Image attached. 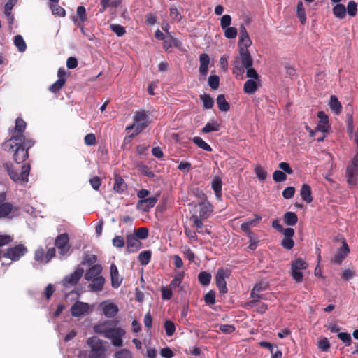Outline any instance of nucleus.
Segmentation results:
<instances>
[{"mask_svg":"<svg viewBox=\"0 0 358 358\" xmlns=\"http://www.w3.org/2000/svg\"><path fill=\"white\" fill-rule=\"evenodd\" d=\"M9 141H14L16 146L13 159L17 164L24 162L29 157L28 150L35 143L34 140L27 139L24 135H13Z\"/></svg>","mask_w":358,"mask_h":358,"instance_id":"obj_1","label":"nucleus"},{"mask_svg":"<svg viewBox=\"0 0 358 358\" xmlns=\"http://www.w3.org/2000/svg\"><path fill=\"white\" fill-rule=\"evenodd\" d=\"M133 120V124L126 127L127 131L134 129L130 137H135L145 129L150 123L149 114L145 110L136 111L134 114Z\"/></svg>","mask_w":358,"mask_h":358,"instance_id":"obj_2","label":"nucleus"},{"mask_svg":"<svg viewBox=\"0 0 358 358\" xmlns=\"http://www.w3.org/2000/svg\"><path fill=\"white\" fill-rule=\"evenodd\" d=\"M94 331L96 333H102L105 338L111 340L112 344L114 346L121 347L123 345L122 338L125 334V331L121 327L109 328L101 331L99 326H95Z\"/></svg>","mask_w":358,"mask_h":358,"instance_id":"obj_3","label":"nucleus"},{"mask_svg":"<svg viewBox=\"0 0 358 358\" xmlns=\"http://www.w3.org/2000/svg\"><path fill=\"white\" fill-rule=\"evenodd\" d=\"M290 275L294 280L300 283L303 280V270H306L308 267V263L302 258H296L291 262Z\"/></svg>","mask_w":358,"mask_h":358,"instance_id":"obj_4","label":"nucleus"},{"mask_svg":"<svg viewBox=\"0 0 358 358\" xmlns=\"http://www.w3.org/2000/svg\"><path fill=\"white\" fill-rule=\"evenodd\" d=\"M87 344L91 348L89 358H106V348L103 345V341L96 338H90L87 340Z\"/></svg>","mask_w":358,"mask_h":358,"instance_id":"obj_5","label":"nucleus"},{"mask_svg":"<svg viewBox=\"0 0 358 358\" xmlns=\"http://www.w3.org/2000/svg\"><path fill=\"white\" fill-rule=\"evenodd\" d=\"M7 171L10 178L15 182H28L29 174L30 172V165L29 163H25L21 166V172L18 173L14 170L11 166L7 165Z\"/></svg>","mask_w":358,"mask_h":358,"instance_id":"obj_6","label":"nucleus"},{"mask_svg":"<svg viewBox=\"0 0 358 358\" xmlns=\"http://www.w3.org/2000/svg\"><path fill=\"white\" fill-rule=\"evenodd\" d=\"M238 52L243 66H238V62H236V64L234 65L233 73L237 74L243 73L244 72L243 67H250L253 64V59L248 49H243L241 48V49H238Z\"/></svg>","mask_w":358,"mask_h":358,"instance_id":"obj_7","label":"nucleus"},{"mask_svg":"<svg viewBox=\"0 0 358 358\" xmlns=\"http://www.w3.org/2000/svg\"><path fill=\"white\" fill-rule=\"evenodd\" d=\"M28 252L24 244H18L14 247L8 248L3 254V257L10 259L13 262L18 261Z\"/></svg>","mask_w":358,"mask_h":358,"instance_id":"obj_8","label":"nucleus"},{"mask_svg":"<svg viewBox=\"0 0 358 358\" xmlns=\"http://www.w3.org/2000/svg\"><path fill=\"white\" fill-rule=\"evenodd\" d=\"M346 181L350 188L355 187L358 180V162L351 160L345 170Z\"/></svg>","mask_w":358,"mask_h":358,"instance_id":"obj_9","label":"nucleus"},{"mask_svg":"<svg viewBox=\"0 0 358 358\" xmlns=\"http://www.w3.org/2000/svg\"><path fill=\"white\" fill-rule=\"evenodd\" d=\"M69 238L66 233H64L57 236L55 239V245L59 250V253L61 256L69 255L71 245L69 243Z\"/></svg>","mask_w":358,"mask_h":358,"instance_id":"obj_10","label":"nucleus"},{"mask_svg":"<svg viewBox=\"0 0 358 358\" xmlns=\"http://www.w3.org/2000/svg\"><path fill=\"white\" fill-rule=\"evenodd\" d=\"M229 275L230 271L229 270H224L222 268L217 269L215 275V283L221 294H226L228 291L225 278H229Z\"/></svg>","mask_w":358,"mask_h":358,"instance_id":"obj_11","label":"nucleus"},{"mask_svg":"<svg viewBox=\"0 0 358 358\" xmlns=\"http://www.w3.org/2000/svg\"><path fill=\"white\" fill-rule=\"evenodd\" d=\"M71 313L73 317H81L92 311L87 303L77 301L71 308Z\"/></svg>","mask_w":358,"mask_h":358,"instance_id":"obj_12","label":"nucleus"},{"mask_svg":"<svg viewBox=\"0 0 358 358\" xmlns=\"http://www.w3.org/2000/svg\"><path fill=\"white\" fill-rule=\"evenodd\" d=\"M83 268H77L73 273L66 276L62 280V285L66 288H69L76 285L80 279L81 278V277L83 276Z\"/></svg>","mask_w":358,"mask_h":358,"instance_id":"obj_13","label":"nucleus"},{"mask_svg":"<svg viewBox=\"0 0 358 358\" xmlns=\"http://www.w3.org/2000/svg\"><path fill=\"white\" fill-rule=\"evenodd\" d=\"M283 238L281 240V245L286 250H291L294 246V241L293 236L294 235V230L292 228L288 227L283 230Z\"/></svg>","mask_w":358,"mask_h":358,"instance_id":"obj_14","label":"nucleus"},{"mask_svg":"<svg viewBox=\"0 0 358 358\" xmlns=\"http://www.w3.org/2000/svg\"><path fill=\"white\" fill-rule=\"evenodd\" d=\"M350 253V248L345 240L342 241V246L340 247L336 251L334 257L332 259L331 262L338 265L341 264L343 261L346 258Z\"/></svg>","mask_w":358,"mask_h":358,"instance_id":"obj_15","label":"nucleus"},{"mask_svg":"<svg viewBox=\"0 0 358 358\" xmlns=\"http://www.w3.org/2000/svg\"><path fill=\"white\" fill-rule=\"evenodd\" d=\"M317 117L320 119L319 122L315 128L316 131H322L323 133H329L330 126L329 124V117L322 110L317 113Z\"/></svg>","mask_w":358,"mask_h":358,"instance_id":"obj_16","label":"nucleus"},{"mask_svg":"<svg viewBox=\"0 0 358 358\" xmlns=\"http://www.w3.org/2000/svg\"><path fill=\"white\" fill-rule=\"evenodd\" d=\"M103 313L108 318L114 317L118 313L119 308L117 306L112 302L103 301L101 303Z\"/></svg>","mask_w":358,"mask_h":358,"instance_id":"obj_17","label":"nucleus"},{"mask_svg":"<svg viewBox=\"0 0 358 358\" xmlns=\"http://www.w3.org/2000/svg\"><path fill=\"white\" fill-rule=\"evenodd\" d=\"M110 276L112 287L117 289L121 285L123 278L120 275L118 268L114 263L110 267Z\"/></svg>","mask_w":358,"mask_h":358,"instance_id":"obj_18","label":"nucleus"},{"mask_svg":"<svg viewBox=\"0 0 358 358\" xmlns=\"http://www.w3.org/2000/svg\"><path fill=\"white\" fill-rule=\"evenodd\" d=\"M157 201L158 199L156 196H150L144 199H140L137 202L136 208L143 212H147L155 206Z\"/></svg>","mask_w":358,"mask_h":358,"instance_id":"obj_19","label":"nucleus"},{"mask_svg":"<svg viewBox=\"0 0 358 358\" xmlns=\"http://www.w3.org/2000/svg\"><path fill=\"white\" fill-rule=\"evenodd\" d=\"M127 250L129 253L137 252L141 246V241L132 234L127 236Z\"/></svg>","mask_w":358,"mask_h":358,"instance_id":"obj_20","label":"nucleus"},{"mask_svg":"<svg viewBox=\"0 0 358 358\" xmlns=\"http://www.w3.org/2000/svg\"><path fill=\"white\" fill-rule=\"evenodd\" d=\"M199 73L203 78H206L208 71V65L210 63V58L208 54L202 53L199 56Z\"/></svg>","mask_w":358,"mask_h":358,"instance_id":"obj_21","label":"nucleus"},{"mask_svg":"<svg viewBox=\"0 0 358 358\" xmlns=\"http://www.w3.org/2000/svg\"><path fill=\"white\" fill-rule=\"evenodd\" d=\"M113 189L119 194L124 193L127 189V185L124 179L118 175H115L114 178Z\"/></svg>","mask_w":358,"mask_h":358,"instance_id":"obj_22","label":"nucleus"},{"mask_svg":"<svg viewBox=\"0 0 358 358\" xmlns=\"http://www.w3.org/2000/svg\"><path fill=\"white\" fill-rule=\"evenodd\" d=\"M102 272V266L100 264H94L91 266L85 274V279L87 281L99 276Z\"/></svg>","mask_w":358,"mask_h":358,"instance_id":"obj_23","label":"nucleus"},{"mask_svg":"<svg viewBox=\"0 0 358 358\" xmlns=\"http://www.w3.org/2000/svg\"><path fill=\"white\" fill-rule=\"evenodd\" d=\"M300 196L301 199L307 203H310L313 201V198L312 196V190L309 185L303 184L301 186L300 190Z\"/></svg>","mask_w":358,"mask_h":358,"instance_id":"obj_24","label":"nucleus"},{"mask_svg":"<svg viewBox=\"0 0 358 358\" xmlns=\"http://www.w3.org/2000/svg\"><path fill=\"white\" fill-rule=\"evenodd\" d=\"M213 210V208L208 202H201L199 203V217L201 218H208Z\"/></svg>","mask_w":358,"mask_h":358,"instance_id":"obj_25","label":"nucleus"},{"mask_svg":"<svg viewBox=\"0 0 358 358\" xmlns=\"http://www.w3.org/2000/svg\"><path fill=\"white\" fill-rule=\"evenodd\" d=\"M92 282L89 285L91 290L93 292H100L103 289L105 284V278L103 276H98L92 280Z\"/></svg>","mask_w":358,"mask_h":358,"instance_id":"obj_26","label":"nucleus"},{"mask_svg":"<svg viewBox=\"0 0 358 358\" xmlns=\"http://www.w3.org/2000/svg\"><path fill=\"white\" fill-rule=\"evenodd\" d=\"M329 106L334 114L339 115L341 113L342 105L335 95L330 96Z\"/></svg>","mask_w":358,"mask_h":358,"instance_id":"obj_27","label":"nucleus"},{"mask_svg":"<svg viewBox=\"0 0 358 358\" xmlns=\"http://www.w3.org/2000/svg\"><path fill=\"white\" fill-rule=\"evenodd\" d=\"M222 182L221 178L218 176L215 177L212 180L211 187L218 199H220L222 197Z\"/></svg>","mask_w":358,"mask_h":358,"instance_id":"obj_28","label":"nucleus"},{"mask_svg":"<svg viewBox=\"0 0 358 358\" xmlns=\"http://www.w3.org/2000/svg\"><path fill=\"white\" fill-rule=\"evenodd\" d=\"M163 48L166 52H170V49L172 48V45L178 46L179 41L178 39L175 38L173 36H171L169 33V35L163 40Z\"/></svg>","mask_w":358,"mask_h":358,"instance_id":"obj_29","label":"nucleus"},{"mask_svg":"<svg viewBox=\"0 0 358 358\" xmlns=\"http://www.w3.org/2000/svg\"><path fill=\"white\" fill-rule=\"evenodd\" d=\"M216 102L217 107L222 112H227L230 109V105L227 101L224 94H219L217 97Z\"/></svg>","mask_w":358,"mask_h":358,"instance_id":"obj_30","label":"nucleus"},{"mask_svg":"<svg viewBox=\"0 0 358 358\" xmlns=\"http://www.w3.org/2000/svg\"><path fill=\"white\" fill-rule=\"evenodd\" d=\"M284 222L289 226H294L298 222L297 215L294 212H286L283 215Z\"/></svg>","mask_w":358,"mask_h":358,"instance_id":"obj_31","label":"nucleus"},{"mask_svg":"<svg viewBox=\"0 0 358 358\" xmlns=\"http://www.w3.org/2000/svg\"><path fill=\"white\" fill-rule=\"evenodd\" d=\"M257 85L255 80L248 79L243 86V91L246 94H252L257 90Z\"/></svg>","mask_w":358,"mask_h":358,"instance_id":"obj_32","label":"nucleus"},{"mask_svg":"<svg viewBox=\"0 0 358 358\" xmlns=\"http://www.w3.org/2000/svg\"><path fill=\"white\" fill-rule=\"evenodd\" d=\"M333 14L339 19H343L346 15V8L343 4L338 3L333 8Z\"/></svg>","mask_w":358,"mask_h":358,"instance_id":"obj_33","label":"nucleus"},{"mask_svg":"<svg viewBox=\"0 0 358 358\" xmlns=\"http://www.w3.org/2000/svg\"><path fill=\"white\" fill-rule=\"evenodd\" d=\"M250 298H252V300H250L246 303V306L249 308L255 307L257 305L259 299H263L262 296L259 294V292H258L257 291L254 292V288H252V289L251 290Z\"/></svg>","mask_w":358,"mask_h":358,"instance_id":"obj_34","label":"nucleus"},{"mask_svg":"<svg viewBox=\"0 0 358 358\" xmlns=\"http://www.w3.org/2000/svg\"><path fill=\"white\" fill-rule=\"evenodd\" d=\"M192 142L195 143L199 148L207 152H211L212 148L205 142L201 137L195 136L192 139Z\"/></svg>","mask_w":358,"mask_h":358,"instance_id":"obj_35","label":"nucleus"},{"mask_svg":"<svg viewBox=\"0 0 358 358\" xmlns=\"http://www.w3.org/2000/svg\"><path fill=\"white\" fill-rule=\"evenodd\" d=\"M151 259V252L150 250H144L141 252L138 256V259L142 266L149 264Z\"/></svg>","mask_w":358,"mask_h":358,"instance_id":"obj_36","label":"nucleus"},{"mask_svg":"<svg viewBox=\"0 0 358 358\" xmlns=\"http://www.w3.org/2000/svg\"><path fill=\"white\" fill-rule=\"evenodd\" d=\"M200 99L202 101L204 109H211L214 106V100L210 94L200 95Z\"/></svg>","mask_w":358,"mask_h":358,"instance_id":"obj_37","label":"nucleus"},{"mask_svg":"<svg viewBox=\"0 0 358 358\" xmlns=\"http://www.w3.org/2000/svg\"><path fill=\"white\" fill-rule=\"evenodd\" d=\"M27 124L22 118L15 120V134L13 135H23L22 132L26 129Z\"/></svg>","mask_w":358,"mask_h":358,"instance_id":"obj_38","label":"nucleus"},{"mask_svg":"<svg viewBox=\"0 0 358 358\" xmlns=\"http://www.w3.org/2000/svg\"><path fill=\"white\" fill-rule=\"evenodd\" d=\"M13 209V206L10 203H3L0 204V217L8 216Z\"/></svg>","mask_w":358,"mask_h":358,"instance_id":"obj_39","label":"nucleus"},{"mask_svg":"<svg viewBox=\"0 0 358 358\" xmlns=\"http://www.w3.org/2000/svg\"><path fill=\"white\" fill-rule=\"evenodd\" d=\"M297 17L299 19L301 23L304 24L306 22V16L303 3L302 1H299L297 3Z\"/></svg>","mask_w":358,"mask_h":358,"instance_id":"obj_40","label":"nucleus"},{"mask_svg":"<svg viewBox=\"0 0 358 358\" xmlns=\"http://www.w3.org/2000/svg\"><path fill=\"white\" fill-rule=\"evenodd\" d=\"M211 275L206 271H201L198 275L199 282L203 286H207L211 280Z\"/></svg>","mask_w":358,"mask_h":358,"instance_id":"obj_41","label":"nucleus"},{"mask_svg":"<svg viewBox=\"0 0 358 358\" xmlns=\"http://www.w3.org/2000/svg\"><path fill=\"white\" fill-rule=\"evenodd\" d=\"M14 44L20 52H24L27 45L21 35H17L14 37Z\"/></svg>","mask_w":358,"mask_h":358,"instance_id":"obj_42","label":"nucleus"},{"mask_svg":"<svg viewBox=\"0 0 358 358\" xmlns=\"http://www.w3.org/2000/svg\"><path fill=\"white\" fill-rule=\"evenodd\" d=\"M66 83L65 78L58 79L52 85L49 87V90L53 93L58 92Z\"/></svg>","mask_w":358,"mask_h":358,"instance_id":"obj_43","label":"nucleus"},{"mask_svg":"<svg viewBox=\"0 0 358 358\" xmlns=\"http://www.w3.org/2000/svg\"><path fill=\"white\" fill-rule=\"evenodd\" d=\"M164 327L165 329L166 334L168 336H173L176 331L175 324L171 320H166L164 322Z\"/></svg>","mask_w":358,"mask_h":358,"instance_id":"obj_44","label":"nucleus"},{"mask_svg":"<svg viewBox=\"0 0 358 358\" xmlns=\"http://www.w3.org/2000/svg\"><path fill=\"white\" fill-rule=\"evenodd\" d=\"M220 130V124L217 122L207 123L201 129L204 134H208L212 131H217Z\"/></svg>","mask_w":358,"mask_h":358,"instance_id":"obj_45","label":"nucleus"},{"mask_svg":"<svg viewBox=\"0 0 358 358\" xmlns=\"http://www.w3.org/2000/svg\"><path fill=\"white\" fill-rule=\"evenodd\" d=\"M50 8L54 15L59 17H64L65 15V10L62 7L59 6L58 3H52L50 5Z\"/></svg>","mask_w":358,"mask_h":358,"instance_id":"obj_46","label":"nucleus"},{"mask_svg":"<svg viewBox=\"0 0 358 358\" xmlns=\"http://www.w3.org/2000/svg\"><path fill=\"white\" fill-rule=\"evenodd\" d=\"M183 277H184L183 272L178 273L170 282L169 287L172 289H174L176 287H179L180 286V284L182 282V280Z\"/></svg>","mask_w":358,"mask_h":358,"instance_id":"obj_47","label":"nucleus"},{"mask_svg":"<svg viewBox=\"0 0 358 358\" xmlns=\"http://www.w3.org/2000/svg\"><path fill=\"white\" fill-rule=\"evenodd\" d=\"M148 229L146 227H139L135 231L134 234L138 240H144L148 236Z\"/></svg>","mask_w":358,"mask_h":358,"instance_id":"obj_48","label":"nucleus"},{"mask_svg":"<svg viewBox=\"0 0 358 358\" xmlns=\"http://www.w3.org/2000/svg\"><path fill=\"white\" fill-rule=\"evenodd\" d=\"M110 28L118 37L122 36L126 33L125 28L118 24H112Z\"/></svg>","mask_w":358,"mask_h":358,"instance_id":"obj_49","label":"nucleus"},{"mask_svg":"<svg viewBox=\"0 0 358 358\" xmlns=\"http://www.w3.org/2000/svg\"><path fill=\"white\" fill-rule=\"evenodd\" d=\"M346 12L350 17H355L357 13V6L355 1H350L348 3Z\"/></svg>","mask_w":358,"mask_h":358,"instance_id":"obj_50","label":"nucleus"},{"mask_svg":"<svg viewBox=\"0 0 358 358\" xmlns=\"http://www.w3.org/2000/svg\"><path fill=\"white\" fill-rule=\"evenodd\" d=\"M255 173L259 180L261 181H264L268 176L267 171L264 170L261 166H257L255 168Z\"/></svg>","mask_w":358,"mask_h":358,"instance_id":"obj_51","label":"nucleus"},{"mask_svg":"<svg viewBox=\"0 0 358 358\" xmlns=\"http://www.w3.org/2000/svg\"><path fill=\"white\" fill-rule=\"evenodd\" d=\"M273 179L276 182H280L287 180V176L285 172L276 170L273 173Z\"/></svg>","mask_w":358,"mask_h":358,"instance_id":"obj_52","label":"nucleus"},{"mask_svg":"<svg viewBox=\"0 0 358 358\" xmlns=\"http://www.w3.org/2000/svg\"><path fill=\"white\" fill-rule=\"evenodd\" d=\"M252 45V41L250 40L249 36L239 38L238 48L241 49V48L243 49H248V48Z\"/></svg>","mask_w":358,"mask_h":358,"instance_id":"obj_53","label":"nucleus"},{"mask_svg":"<svg viewBox=\"0 0 358 358\" xmlns=\"http://www.w3.org/2000/svg\"><path fill=\"white\" fill-rule=\"evenodd\" d=\"M208 85L212 90H217L220 85V78L217 75L210 76L208 78Z\"/></svg>","mask_w":358,"mask_h":358,"instance_id":"obj_54","label":"nucleus"},{"mask_svg":"<svg viewBox=\"0 0 358 358\" xmlns=\"http://www.w3.org/2000/svg\"><path fill=\"white\" fill-rule=\"evenodd\" d=\"M204 301L206 305H213L215 303V292L213 290L209 291L204 296Z\"/></svg>","mask_w":358,"mask_h":358,"instance_id":"obj_55","label":"nucleus"},{"mask_svg":"<svg viewBox=\"0 0 358 358\" xmlns=\"http://www.w3.org/2000/svg\"><path fill=\"white\" fill-rule=\"evenodd\" d=\"M113 245L117 248H122L125 245V241L123 236H115L113 241Z\"/></svg>","mask_w":358,"mask_h":358,"instance_id":"obj_56","label":"nucleus"},{"mask_svg":"<svg viewBox=\"0 0 358 358\" xmlns=\"http://www.w3.org/2000/svg\"><path fill=\"white\" fill-rule=\"evenodd\" d=\"M224 36L227 38L232 39L235 38L237 36V29L235 27H227L224 29Z\"/></svg>","mask_w":358,"mask_h":358,"instance_id":"obj_57","label":"nucleus"},{"mask_svg":"<svg viewBox=\"0 0 358 358\" xmlns=\"http://www.w3.org/2000/svg\"><path fill=\"white\" fill-rule=\"evenodd\" d=\"M317 347L323 352L329 351L330 348V343L329 340L327 338H324L323 339L319 341Z\"/></svg>","mask_w":358,"mask_h":358,"instance_id":"obj_58","label":"nucleus"},{"mask_svg":"<svg viewBox=\"0 0 358 358\" xmlns=\"http://www.w3.org/2000/svg\"><path fill=\"white\" fill-rule=\"evenodd\" d=\"M169 15L176 22H178L182 20V15L176 8H170Z\"/></svg>","mask_w":358,"mask_h":358,"instance_id":"obj_59","label":"nucleus"},{"mask_svg":"<svg viewBox=\"0 0 358 358\" xmlns=\"http://www.w3.org/2000/svg\"><path fill=\"white\" fill-rule=\"evenodd\" d=\"M338 338H340L346 346H349L351 344V336L349 333L341 332L338 334Z\"/></svg>","mask_w":358,"mask_h":358,"instance_id":"obj_60","label":"nucleus"},{"mask_svg":"<svg viewBox=\"0 0 358 358\" xmlns=\"http://www.w3.org/2000/svg\"><path fill=\"white\" fill-rule=\"evenodd\" d=\"M115 358H131V353L127 349H122L115 353Z\"/></svg>","mask_w":358,"mask_h":358,"instance_id":"obj_61","label":"nucleus"},{"mask_svg":"<svg viewBox=\"0 0 358 358\" xmlns=\"http://www.w3.org/2000/svg\"><path fill=\"white\" fill-rule=\"evenodd\" d=\"M172 288H171L170 287H163L162 288V298L164 299V300H169L171 299L172 296H173V293H172Z\"/></svg>","mask_w":358,"mask_h":358,"instance_id":"obj_62","label":"nucleus"},{"mask_svg":"<svg viewBox=\"0 0 358 358\" xmlns=\"http://www.w3.org/2000/svg\"><path fill=\"white\" fill-rule=\"evenodd\" d=\"M295 193V188L294 187H287L282 191V196L286 199L292 198Z\"/></svg>","mask_w":358,"mask_h":358,"instance_id":"obj_63","label":"nucleus"},{"mask_svg":"<svg viewBox=\"0 0 358 358\" xmlns=\"http://www.w3.org/2000/svg\"><path fill=\"white\" fill-rule=\"evenodd\" d=\"M231 22V17L229 15H224L222 17L220 20V26L222 29L229 27Z\"/></svg>","mask_w":358,"mask_h":358,"instance_id":"obj_64","label":"nucleus"}]
</instances>
